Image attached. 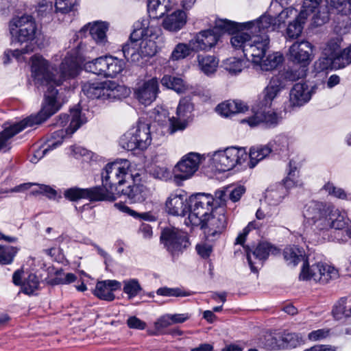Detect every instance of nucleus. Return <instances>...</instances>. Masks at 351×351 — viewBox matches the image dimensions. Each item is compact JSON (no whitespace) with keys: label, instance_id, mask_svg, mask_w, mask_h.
<instances>
[{"label":"nucleus","instance_id":"f257e3e1","mask_svg":"<svg viewBox=\"0 0 351 351\" xmlns=\"http://www.w3.org/2000/svg\"><path fill=\"white\" fill-rule=\"evenodd\" d=\"M31 61L35 83L43 86L45 91V103L38 114L32 115L21 122L6 127L0 132V152L9 148V141L14 135L26 127L42 123L58 110L60 106L57 101L58 90L56 86H60L63 80L74 77L78 74L80 64L85 61V44L81 43L77 49L67 53L61 63L59 73L56 75L51 72L53 67L43 56L34 55Z\"/></svg>","mask_w":351,"mask_h":351},{"label":"nucleus","instance_id":"f03ea898","mask_svg":"<svg viewBox=\"0 0 351 351\" xmlns=\"http://www.w3.org/2000/svg\"><path fill=\"white\" fill-rule=\"evenodd\" d=\"M36 31V24L32 16L25 14L12 18L9 22V32L12 42L21 45L25 44V45L21 49L5 51L3 54V62L8 63L11 57L21 60L23 54L32 51Z\"/></svg>","mask_w":351,"mask_h":351},{"label":"nucleus","instance_id":"7ed1b4c3","mask_svg":"<svg viewBox=\"0 0 351 351\" xmlns=\"http://www.w3.org/2000/svg\"><path fill=\"white\" fill-rule=\"evenodd\" d=\"M130 162L119 160L106 165L102 173L103 187H96L99 191L100 199L113 201L120 195L121 187L129 180L136 181L138 173H130Z\"/></svg>","mask_w":351,"mask_h":351},{"label":"nucleus","instance_id":"20e7f679","mask_svg":"<svg viewBox=\"0 0 351 351\" xmlns=\"http://www.w3.org/2000/svg\"><path fill=\"white\" fill-rule=\"evenodd\" d=\"M82 91L88 98L101 101L120 99L129 95L125 86L110 80L86 82L82 85Z\"/></svg>","mask_w":351,"mask_h":351},{"label":"nucleus","instance_id":"39448f33","mask_svg":"<svg viewBox=\"0 0 351 351\" xmlns=\"http://www.w3.org/2000/svg\"><path fill=\"white\" fill-rule=\"evenodd\" d=\"M247 159L248 155L245 148L230 147L213 152L210 160L217 170L226 171L237 165H245Z\"/></svg>","mask_w":351,"mask_h":351},{"label":"nucleus","instance_id":"423d86ee","mask_svg":"<svg viewBox=\"0 0 351 351\" xmlns=\"http://www.w3.org/2000/svg\"><path fill=\"white\" fill-rule=\"evenodd\" d=\"M215 199L210 194L199 193L191 199L189 216L184 223L187 226H199L215 210Z\"/></svg>","mask_w":351,"mask_h":351},{"label":"nucleus","instance_id":"0eeeda50","mask_svg":"<svg viewBox=\"0 0 351 351\" xmlns=\"http://www.w3.org/2000/svg\"><path fill=\"white\" fill-rule=\"evenodd\" d=\"M71 121L69 128L61 129L53 133L52 137L53 141L49 144L47 147L40 148L35 151L34 156L30 161L36 163L39 159L42 158L49 149H53L62 143L63 138L67 135L73 134L82 124L86 123V119L82 114L79 108H75L71 110Z\"/></svg>","mask_w":351,"mask_h":351},{"label":"nucleus","instance_id":"6e6552de","mask_svg":"<svg viewBox=\"0 0 351 351\" xmlns=\"http://www.w3.org/2000/svg\"><path fill=\"white\" fill-rule=\"evenodd\" d=\"M84 69L105 77H115L125 67V62L112 56H101L85 62Z\"/></svg>","mask_w":351,"mask_h":351},{"label":"nucleus","instance_id":"1a4fd4ad","mask_svg":"<svg viewBox=\"0 0 351 351\" xmlns=\"http://www.w3.org/2000/svg\"><path fill=\"white\" fill-rule=\"evenodd\" d=\"M332 206L323 202L312 201L306 204L303 209V217L306 223L315 230H327L329 223L328 217Z\"/></svg>","mask_w":351,"mask_h":351},{"label":"nucleus","instance_id":"9d476101","mask_svg":"<svg viewBox=\"0 0 351 351\" xmlns=\"http://www.w3.org/2000/svg\"><path fill=\"white\" fill-rule=\"evenodd\" d=\"M160 33L159 27H154L153 25H149L147 21L144 20L142 27L132 34L131 37H135L139 34L141 36V38H136L141 59L145 57H152L156 54L157 46L154 39L158 38Z\"/></svg>","mask_w":351,"mask_h":351},{"label":"nucleus","instance_id":"9b49d317","mask_svg":"<svg viewBox=\"0 0 351 351\" xmlns=\"http://www.w3.org/2000/svg\"><path fill=\"white\" fill-rule=\"evenodd\" d=\"M338 277L339 271L335 267L322 263H318L311 267L308 263H304L300 274V278L303 280H313L322 284L328 283Z\"/></svg>","mask_w":351,"mask_h":351},{"label":"nucleus","instance_id":"f8f14e48","mask_svg":"<svg viewBox=\"0 0 351 351\" xmlns=\"http://www.w3.org/2000/svg\"><path fill=\"white\" fill-rule=\"evenodd\" d=\"M305 72L306 70L303 69L298 75L293 74L291 71H287L285 73H278L273 76L263 91V105L265 107H269L271 105L273 100L278 93L286 87L287 80L294 81L304 77Z\"/></svg>","mask_w":351,"mask_h":351},{"label":"nucleus","instance_id":"ddd939ff","mask_svg":"<svg viewBox=\"0 0 351 351\" xmlns=\"http://www.w3.org/2000/svg\"><path fill=\"white\" fill-rule=\"evenodd\" d=\"M160 241L165 248L173 256L182 253L190 245L187 234L173 227L162 231Z\"/></svg>","mask_w":351,"mask_h":351},{"label":"nucleus","instance_id":"4468645a","mask_svg":"<svg viewBox=\"0 0 351 351\" xmlns=\"http://www.w3.org/2000/svg\"><path fill=\"white\" fill-rule=\"evenodd\" d=\"M269 39L267 35L253 34L251 40L245 46L244 56L254 64L262 62L269 48Z\"/></svg>","mask_w":351,"mask_h":351},{"label":"nucleus","instance_id":"2eb2a0df","mask_svg":"<svg viewBox=\"0 0 351 351\" xmlns=\"http://www.w3.org/2000/svg\"><path fill=\"white\" fill-rule=\"evenodd\" d=\"M203 156L196 152H191L184 156L174 167V178L186 180L191 178L197 171Z\"/></svg>","mask_w":351,"mask_h":351},{"label":"nucleus","instance_id":"dca6fc26","mask_svg":"<svg viewBox=\"0 0 351 351\" xmlns=\"http://www.w3.org/2000/svg\"><path fill=\"white\" fill-rule=\"evenodd\" d=\"M228 225V217L224 207H215V210L199 226L205 229L209 236L216 237L221 234Z\"/></svg>","mask_w":351,"mask_h":351},{"label":"nucleus","instance_id":"f3484780","mask_svg":"<svg viewBox=\"0 0 351 351\" xmlns=\"http://www.w3.org/2000/svg\"><path fill=\"white\" fill-rule=\"evenodd\" d=\"M282 120L280 114L271 109L261 108L260 109L252 110V114L247 118L241 121V123H247L250 126H257L261 123H264L268 127H274L277 125Z\"/></svg>","mask_w":351,"mask_h":351},{"label":"nucleus","instance_id":"a211bd4d","mask_svg":"<svg viewBox=\"0 0 351 351\" xmlns=\"http://www.w3.org/2000/svg\"><path fill=\"white\" fill-rule=\"evenodd\" d=\"M245 250L251 271L258 273L263 267L264 261L272 252L274 247L269 243L263 242L260 243L253 250L248 247H245Z\"/></svg>","mask_w":351,"mask_h":351},{"label":"nucleus","instance_id":"6ab92c4d","mask_svg":"<svg viewBox=\"0 0 351 351\" xmlns=\"http://www.w3.org/2000/svg\"><path fill=\"white\" fill-rule=\"evenodd\" d=\"M158 82L156 77L139 82L134 90L138 101L145 106L151 104L156 98Z\"/></svg>","mask_w":351,"mask_h":351},{"label":"nucleus","instance_id":"aec40b11","mask_svg":"<svg viewBox=\"0 0 351 351\" xmlns=\"http://www.w3.org/2000/svg\"><path fill=\"white\" fill-rule=\"evenodd\" d=\"M165 209L172 215H184L189 211L186 193L182 190L171 193L166 200Z\"/></svg>","mask_w":351,"mask_h":351},{"label":"nucleus","instance_id":"412c9836","mask_svg":"<svg viewBox=\"0 0 351 351\" xmlns=\"http://www.w3.org/2000/svg\"><path fill=\"white\" fill-rule=\"evenodd\" d=\"M220 35L215 30L206 29L195 34L190 43L194 52L209 51L214 47L219 40Z\"/></svg>","mask_w":351,"mask_h":351},{"label":"nucleus","instance_id":"4be33fe9","mask_svg":"<svg viewBox=\"0 0 351 351\" xmlns=\"http://www.w3.org/2000/svg\"><path fill=\"white\" fill-rule=\"evenodd\" d=\"M312 51L313 46L308 41L295 42L289 49V59L305 68L312 60Z\"/></svg>","mask_w":351,"mask_h":351},{"label":"nucleus","instance_id":"5701e85b","mask_svg":"<svg viewBox=\"0 0 351 351\" xmlns=\"http://www.w3.org/2000/svg\"><path fill=\"white\" fill-rule=\"evenodd\" d=\"M245 25L246 29L252 30L254 35H267V32L278 29L276 20L267 14L262 15L256 21L246 22Z\"/></svg>","mask_w":351,"mask_h":351},{"label":"nucleus","instance_id":"b1692460","mask_svg":"<svg viewBox=\"0 0 351 351\" xmlns=\"http://www.w3.org/2000/svg\"><path fill=\"white\" fill-rule=\"evenodd\" d=\"M312 94V88L306 83H296L290 90V104L294 107H300L310 101Z\"/></svg>","mask_w":351,"mask_h":351},{"label":"nucleus","instance_id":"393cba45","mask_svg":"<svg viewBox=\"0 0 351 351\" xmlns=\"http://www.w3.org/2000/svg\"><path fill=\"white\" fill-rule=\"evenodd\" d=\"M108 23L104 21H94L84 25L79 34L82 35L87 32L97 44L104 45L107 43L106 32L108 29Z\"/></svg>","mask_w":351,"mask_h":351},{"label":"nucleus","instance_id":"a878e982","mask_svg":"<svg viewBox=\"0 0 351 351\" xmlns=\"http://www.w3.org/2000/svg\"><path fill=\"white\" fill-rule=\"evenodd\" d=\"M186 21V12L182 10H176L164 17L162 26L169 32H177L184 27Z\"/></svg>","mask_w":351,"mask_h":351},{"label":"nucleus","instance_id":"bb28decb","mask_svg":"<svg viewBox=\"0 0 351 351\" xmlns=\"http://www.w3.org/2000/svg\"><path fill=\"white\" fill-rule=\"evenodd\" d=\"M121 282L115 280L99 281L94 290V294L101 300H114L115 296L113 291L120 289Z\"/></svg>","mask_w":351,"mask_h":351},{"label":"nucleus","instance_id":"cd10ccee","mask_svg":"<svg viewBox=\"0 0 351 351\" xmlns=\"http://www.w3.org/2000/svg\"><path fill=\"white\" fill-rule=\"evenodd\" d=\"M176 5L175 0H148L147 10L151 18L158 19L172 10Z\"/></svg>","mask_w":351,"mask_h":351},{"label":"nucleus","instance_id":"c85d7f7f","mask_svg":"<svg viewBox=\"0 0 351 351\" xmlns=\"http://www.w3.org/2000/svg\"><path fill=\"white\" fill-rule=\"evenodd\" d=\"M246 23H239V28L236 29L230 38V43L236 49L242 48L244 53L245 46L250 43L253 35L252 30L246 29Z\"/></svg>","mask_w":351,"mask_h":351},{"label":"nucleus","instance_id":"c756f323","mask_svg":"<svg viewBox=\"0 0 351 351\" xmlns=\"http://www.w3.org/2000/svg\"><path fill=\"white\" fill-rule=\"evenodd\" d=\"M98 193H99V191L96 187L90 189L71 188L66 190L64 195L66 198L71 201H76L80 199L100 201V196Z\"/></svg>","mask_w":351,"mask_h":351},{"label":"nucleus","instance_id":"7c9ffc66","mask_svg":"<svg viewBox=\"0 0 351 351\" xmlns=\"http://www.w3.org/2000/svg\"><path fill=\"white\" fill-rule=\"evenodd\" d=\"M133 128L136 138L137 149H146L152 142L149 125L145 123H138L136 126Z\"/></svg>","mask_w":351,"mask_h":351},{"label":"nucleus","instance_id":"2f4dec72","mask_svg":"<svg viewBox=\"0 0 351 351\" xmlns=\"http://www.w3.org/2000/svg\"><path fill=\"white\" fill-rule=\"evenodd\" d=\"M121 194L127 196L131 202L136 203L143 202L147 197L149 191L143 185L133 184L129 185L125 189H121Z\"/></svg>","mask_w":351,"mask_h":351},{"label":"nucleus","instance_id":"473e14b6","mask_svg":"<svg viewBox=\"0 0 351 351\" xmlns=\"http://www.w3.org/2000/svg\"><path fill=\"white\" fill-rule=\"evenodd\" d=\"M247 110L243 102L238 100H228L219 104L217 111L224 117H229L236 113H242Z\"/></svg>","mask_w":351,"mask_h":351},{"label":"nucleus","instance_id":"72a5a7b5","mask_svg":"<svg viewBox=\"0 0 351 351\" xmlns=\"http://www.w3.org/2000/svg\"><path fill=\"white\" fill-rule=\"evenodd\" d=\"M270 147L267 145L252 147L248 155L250 160L245 162L247 167L254 168L261 160L267 157L271 154Z\"/></svg>","mask_w":351,"mask_h":351},{"label":"nucleus","instance_id":"f704fd0d","mask_svg":"<svg viewBox=\"0 0 351 351\" xmlns=\"http://www.w3.org/2000/svg\"><path fill=\"white\" fill-rule=\"evenodd\" d=\"M328 230L330 228L342 230L348 226L349 219L344 211H341L332 206V210H330L328 213Z\"/></svg>","mask_w":351,"mask_h":351},{"label":"nucleus","instance_id":"c9c22d12","mask_svg":"<svg viewBox=\"0 0 351 351\" xmlns=\"http://www.w3.org/2000/svg\"><path fill=\"white\" fill-rule=\"evenodd\" d=\"M197 60L199 69L205 75H211L217 71L219 60L214 56L198 54Z\"/></svg>","mask_w":351,"mask_h":351},{"label":"nucleus","instance_id":"e433bc0d","mask_svg":"<svg viewBox=\"0 0 351 351\" xmlns=\"http://www.w3.org/2000/svg\"><path fill=\"white\" fill-rule=\"evenodd\" d=\"M161 84L167 88L172 89L178 93H184L188 90V85L181 77L165 75L160 80Z\"/></svg>","mask_w":351,"mask_h":351},{"label":"nucleus","instance_id":"4c0bfd02","mask_svg":"<svg viewBox=\"0 0 351 351\" xmlns=\"http://www.w3.org/2000/svg\"><path fill=\"white\" fill-rule=\"evenodd\" d=\"M194 52V49L190 43H179L173 49L169 60L171 61H179L184 60Z\"/></svg>","mask_w":351,"mask_h":351},{"label":"nucleus","instance_id":"58836bf2","mask_svg":"<svg viewBox=\"0 0 351 351\" xmlns=\"http://www.w3.org/2000/svg\"><path fill=\"white\" fill-rule=\"evenodd\" d=\"M132 37L130 40L122 47L123 54L125 58L133 62H138L141 60L139 48L136 38Z\"/></svg>","mask_w":351,"mask_h":351},{"label":"nucleus","instance_id":"ea45409f","mask_svg":"<svg viewBox=\"0 0 351 351\" xmlns=\"http://www.w3.org/2000/svg\"><path fill=\"white\" fill-rule=\"evenodd\" d=\"M224 69L231 75H237L247 66V61L236 57L227 58L223 62Z\"/></svg>","mask_w":351,"mask_h":351},{"label":"nucleus","instance_id":"a19ab883","mask_svg":"<svg viewBox=\"0 0 351 351\" xmlns=\"http://www.w3.org/2000/svg\"><path fill=\"white\" fill-rule=\"evenodd\" d=\"M283 254L287 265L294 267L302 259L304 251L296 246H289L285 249Z\"/></svg>","mask_w":351,"mask_h":351},{"label":"nucleus","instance_id":"79ce46f5","mask_svg":"<svg viewBox=\"0 0 351 351\" xmlns=\"http://www.w3.org/2000/svg\"><path fill=\"white\" fill-rule=\"evenodd\" d=\"M283 56L279 52L269 54L265 59L263 58L262 62L258 65L264 71H269L276 69L283 62Z\"/></svg>","mask_w":351,"mask_h":351},{"label":"nucleus","instance_id":"37998d69","mask_svg":"<svg viewBox=\"0 0 351 351\" xmlns=\"http://www.w3.org/2000/svg\"><path fill=\"white\" fill-rule=\"evenodd\" d=\"M341 39L333 38L326 43L322 48V52L324 56H328L332 59H337L341 49Z\"/></svg>","mask_w":351,"mask_h":351},{"label":"nucleus","instance_id":"c03bdc74","mask_svg":"<svg viewBox=\"0 0 351 351\" xmlns=\"http://www.w3.org/2000/svg\"><path fill=\"white\" fill-rule=\"evenodd\" d=\"M270 147L271 153L274 152L280 154L287 150L289 146V139L285 135H279L267 144Z\"/></svg>","mask_w":351,"mask_h":351},{"label":"nucleus","instance_id":"a18cd8bd","mask_svg":"<svg viewBox=\"0 0 351 351\" xmlns=\"http://www.w3.org/2000/svg\"><path fill=\"white\" fill-rule=\"evenodd\" d=\"M239 23L232 22L226 19H218L215 22L214 28L211 30H215L220 36L222 32H228L232 34L237 28Z\"/></svg>","mask_w":351,"mask_h":351},{"label":"nucleus","instance_id":"49530a36","mask_svg":"<svg viewBox=\"0 0 351 351\" xmlns=\"http://www.w3.org/2000/svg\"><path fill=\"white\" fill-rule=\"evenodd\" d=\"M121 146L128 150L137 149L136 138L134 132V128L127 131L120 138Z\"/></svg>","mask_w":351,"mask_h":351},{"label":"nucleus","instance_id":"de8ad7c7","mask_svg":"<svg viewBox=\"0 0 351 351\" xmlns=\"http://www.w3.org/2000/svg\"><path fill=\"white\" fill-rule=\"evenodd\" d=\"M280 341L284 343V349L296 348L304 343L302 337L298 333L285 332L280 335Z\"/></svg>","mask_w":351,"mask_h":351},{"label":"nucleus","instance_id":"09e8293b","mask_svg":"<svg viewBox=\"0 0 351 351\" xmlns=\"http://www.w3.org/2000/svg\"><path fill=\"white\" fill-rule=\"evenodd\" d=\"M172 325L170 314H165L160 317L154 322V330H148L149 335H159L162 333L165 328Z\"/></svg>","mask_w":351,"mask_h":351},{"label":"nucleus","instance_id":"8fccbe9b","mask_svg":"<svg viewBox=\"0 0 351 351\" xmlns=\"http://www.w3.org/2000/svg\"><path fill=\"white\" fill-rule=\"evenodd\" d=\"M193 110V105L188 98L180 99L176 110V115L179 118L190 120L191 114Z\"/></svg>","mask_w":351,"mask_h":351},{"label":"nucleus","instance_id":"3c124183","mask_svg":"<svg viewBox=\"0 0 351 351\" xmlns=\"http://www.w3.org/2000/svg\"><path fill=\"white\" fill-rule=\"evenodd\" d=\"M306 19L300 18L299 14L295 20L289 24L287 29V34L289 38H296L301 34Z\"/></svg>","mask_w":351,"mask_h":351},{"label":"nucleus","instance_id":"603ef678","mask_svg":"<svg viewBox=\"0 0 351 351\" xmlns=\"http://www.w3.org/2000/svg\"><path fill=\"white\" fill-rule=\"evenodd\" d=\"M336 60L329 57L328 56H324L322 52V55L319 58L315 61L314 66L317 72L326 71L328 69H338L335 67Z\"/></svg>","mask_w":351,"mask_h":351},{"label":"nucleus","instance_id":"864d4df0","mask_svg":"<svg viewBox=\"0 0 351 351\" xmlns=\"http://www.w3.org/2000/svg\"><path fill=\"white\" fill-rule=\"evenodd\" d=\"M285 196V191L282 187L277 189L267 190L265 194V200L271 206H277L282 201Z\"/></svg>","mask_w":351,"mask_h":351},{"label":"nucleus","instance_id":"5fc2aeb1","mask_svg":"<svg viewBox=\"0 0 351 351\" xmlns=\"http://www.w3.org/2000/svg\"><path fill=\"white\" fill-rule=\"evenodd\" d=\"M142 288L136 279H129L123 281V291L128 295L129 299L136 296Z\"/></svg>","mask_w":351,"mask_h":351},{"label":"nucleus","instance_id":"6e6d98bb","mask_svg":"<svg viewBox=\"0 0 351 351\" xmlns=\"http://www.w3.org/2000/svg\"><path fill=\"white\" fill-rule=\"evenodd\" d=\"M335 60H336L335 62V67L338 69H343L351 64V45L343 49H341L337 59Z\"/></svg>","mask_w":351,"mask_h":351},{"label":"nucleus","instance_id":"4d7b16f0","mask_svg":"<svg viewBox=\"0 0 351 351\" xmlns=\"http://www.w3.org/2000/svg\"><path fill=\"white\" fill-rule=\"evenodd\" d=\"M322 0H304L300 18H306L310 14L316 12Z\"/></svg>","mask_w":351,"mask_h":351},{"label":"nucleus","instance_id":"13d9d810","mask_svg":"<svg viewBox=\"0 0 351 351\" xmlns=\"http://www.w3.org/2000/svg\"><path fill=\"white\" fill-rule=\"evenodd\" d=\"M18 250L12 246H0V263L3 265L10 264L17 253Z\"/></svg>","mask_w":351,"mask_h":351},{"label":"nucleus","instance_id":"bf43d9fd","mask_svg":"<svg viewBox=\"0 0 351 351\" xmlns=\"http://www.w3.org/2000/svg\"><path fill=\"white\" fill-rule=\"evenodd\" d=\"M328 195L341 199H348L350 194L347 193L343 189L335 186L331 182H327L322 187Z\"/></svg>","mask_w":351,"mask_h":351},{"label":"nucleus","instance_id":"052dcab7","mask_svg":"<svg viewBox=\"0 0 351 351\" xmlns=\"http://www.w3.org/2000/svg\"><path fill=\"white\" fill-rule=\"evenodd\" d=\"M39 281L35 274H31L22 285V291L27 295L32 294L38 287Z\"/></svg>","mask_w":351,"mask_h":351},{"label":"nucleus","instance_id":"680f3d73","mask_svg":"<svg viewBox=\"0 0 351 351\" xmlns=\"http://www.w3.org/2000/svg\"><path fill=\"white\" fill-rule=\"evenodd\" d=\"M77 5V0H56L55 8L58 12L63 14L72 11Z\"/></svg>","mask_w":351,"mask_h":351},{"label":"nucleus","instance_id":"e2e57ef3","mask_svg":"<svg viewBox=\"0 0 351 351\" xmlns=\"http://www.w3.org/2000/svg\"><path fill=\"white\" fill-rule=\"evenodd\" d=\"M170 121V132L174 133L177 131L184 130L188 125L190 120L183 118L172 117Z\"/></svg>","mask_w":351,"mask_h":351},{"label":"nucleus","instance_id":"0e129e2a","mask_svg":"<svg viewBox=\"0 0 351 351\" xmlns=\"http://www.w3.org/2000/svg\"><path fill=\"white\" fill-rule=\"evenodd\" d=\"M150 173L156 178L168 180L171 178V171L165 166H154L150 169Z\"/></svg>","mask_w":351,"mask_h":351},{"label":"nucleus","instance_id":"69168bd1","mask_svg":"<svg viewBox=\"0 0 351 351\" xmlns=\"http://www.w3.org/2000/svg\"><path fill=\"white\" fill-rule=\"evenodd\" d=\"M261 223L256 221H252L250 222L247 226L243 230V232L238 235L236 239V243L243 245L250 231L253 229H259L261 228Z\"/></svg>","mask_w":351,"mask_h":351},{"label":"nucleus","instance_id":"338daca9","mask_svg":"<svg viewBox=\"0 0 351 351\" xmlns=\"http://www.w3.org/2000/svg\"><path fill=\"white\" fill-rule=\"evenodd\" d=\"M298 12L293 8H287L283 10L278 16L276 19L277 23H278V28L280 27L282 24H284L288 19L297 17Z\"/></svg>","mask_w":351,"mask_h":351},{"label":"nucleus","instance_id":"774afa93","mask_svg":"<svg viewBox=\"0 0 351 351\" xmlns=\"http://www.w3.org/2000/svg\"><path fill=\"white\" fill-rule=\"evenodd\" d=\"M284 343L280 341V336L278 338L269 335L267 337L265 342V347L268 350H278L284 349Z\"/></svg>","mask_w":351,"mask_h":351}]
</instances>
